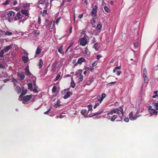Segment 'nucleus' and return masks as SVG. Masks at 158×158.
I'll list each match as a JSON object with an SVG mask.
<instances>
[{"label": "nucleus", "instance_id": "obj_1", "mask_svg": "<svg viewBox=\"0 0 158 158\" xmlns=\"http://www.w3.org/2000/svg\"><path fill=\"white\" fill-rule=\"evenodd\" d=\"M119 110L118 109L115 108L112 110L110 112H108L106 114H105L106 118L108 120H110L112 122H114L115 119L118 117V116L116 115H113V114L117 113L119 114Z\"/></svg>", "mask_w": 158, "mask_h": 158}, {"label": "nucleus", "instance_id": "obj_2", "mask_svg": "<svg viewBox=\"0 0 158 158\" xmlns=\"http://www.w3.org/2000/svg\"><path fill=\"white\" fill-rule=\"evenodd\" d=\"M82 72V70L81 69L78 70L76 72V75L79 78V81H81L83 80V76Z\"/></svg>", "mask_w": 158, "mask_h": 158}, {"label": "nucleus", "instance_id": "obj_3", "mask_svg": "<svg viewBox=\"0 0 158 158\" xmlns=\"http://www.w3.org/2000/svg\"><path fill=\"white\" fill-rule=\"evenodd\" d=\"M80 41V45L82 46H85L87 43V39L85 37H83L79 39Z\"/></svg>", "mask_w": 158, "mask_h": 158}, {"label": "nucleus", "instance_id": "obj_4", "mask_svg": "<svg viewBox=\"0 0 158 158\" xmlns=\"http://www.w3.org/2000/svg\"><path fill=\"white\" fill-rule=\"evenodd\" d=\"M106 97V94L103 93L102 94L101 96L100 95H98L97 96V98L98 100V101L99 102V103H101L103 99Z\"/></svg>", "mask_w": 158, "mask_h": 158}, {"label": "nucleus", "instance_id": "obj_5", "mask_svg": "<svg viewBox=\"0 0 158 158\" xmlns=\"http://www.w3.org/2000/svg\"><path fill=\"white\" fill-rule=\"evenodd\" d=\"M147 73V71L146 68H144L143 70V77L144 78V82L145 83H147L148 82V78L146 76V74Z\"/></svg>", "mask_w": 158, "mask_h": 158}, {"label": "nucleus", "instance_id": "obj_6", "mask_svg": "<svg viewBox=\"0 0 158 158\" xmlns=\"http://www.w3.org/2000/svg\"><path fill=\"white\" fill-rule=\"evenodd\" d=\"M32 97V95H31L24 96L22 97V100L24 102H27L29 101L31 98Z\"/></svg>", "mask_w": 158, "mask_h": 158}, {"label": "nucleus", "instance_id": "obj_7", "mask_svg": "<svg viewBox=\"0 0 158 158\" xmlns=\"http://www.w3.org/2000/svg\"><path fill=\"white\" fill-rule=\"evenodd\" d=\"M98 6L97 5H95L92 8V12L90 13V14L92 16H94V15H97V12Z\"/></svg>", "mask_w": 158, "mask_h": 158}, {"label": "nucleus", "instance_id": "obj_8", "mask_svg": "<svg viewBox=\"0 0 158 158\" xmlns=\"http://www.w3.org/2000/svg\"><path fill=\"white\" fill-rule=\"evenodd\" d=\"M23 17V16L19 12L17 13L13 19L14 21L19 20Z\"/></svg>", "mask_w": 158, "mask_h": 158}, {"label": "nucleus", "instance_id": "obj_9", "mask_svg": "<svg viewBox=\"0 0 158 158\" xmlns=\"http://www.w3.org/2000/svg\"><path fill=\"white\" fill-rule=\"evenodd\" d=\"M17 75V76L19 78L20 80L21 81L23 80L25 77L23 72L21 73L19 72L18 73Z\"/></svg>", "mask_w": 158, "mask_h": 158}, {"label": "nucleus", "instance_id": "obj_10", "mask_svg": "<svg viewBox=\"0 0 158 158\" xmlns=\"http://www.w3.org/2000/svg\"><path fill=\"white\" fill-rule=\"evenodd\" d=\"M25 74L27 76H31L32 75L31 73L29 71V67L27 65L25 69Z\"/></svg>", "mask_w": 158, "mask_h": 158}, {"label": "nucleus", "instance_id": "obj_11", "mask_svg": "<svg viewBox=\"0 0 158 158\" xmlns=\"http://www.w3.org/2000/svg\"><path fill=\"white\" fill-rule=\"evenodd\" d=\"M12 44L6 46L4 49H2L4 53L6 52L12 48Z\"/></svg>", "mask_w": 158, "mask_h": 158}, {"label": "nucleus", "instance_id": "obj_12", "mask_svg": "<svg viewBox=\"0 0 158 158\" xmlns=\"http://www.w3.org/2000/svg\"><path fill=\"white\" fill-rule=\"evenodd\" d=\"M129 118L131 120H136L137 117L133 116V113L131 111L129 114Z\"/></svg>", "mask_w": 158, "mask_h": 158}, {"label": "nucleus", "instance_id": "obj_13", "mask_svg": "<svg viewBox=\"0 0 158 158\" xmlns=\"http://www.w3.org/2000/svg\"><path fill=\"white\" fill-rule=\"evenodd\" d=\"M85 58L83 57H81L78 59L77 63L81 64L82 63L85 62Z\"/></svg>", "mask_w": 158, "mask_h": 158}, {"label": "nucleus", "instance_id": "obj_14", "mask_svg": "<svg viewBox=\"0 0 158 158\" xmlns=\"http://www.w3.org/2000/svg\"><path fill=\"white\" fill-rule=\"evenodd\" d=\"M93 16V18L90 20V23L92 25L94 23H96V21L95 19L97 18V15H95Z\"/></svg>", "mask_w": 158, "mask_h": 158}, {"label": "nucleus", "instance_id": "obj_15", "mask_svg": "<svg viewBox=\"0 0 158 158\" xmlns=\"http://www.w3.org/2000/svg\"><path fill=\"white\" fill-rule=\"evenodd\" d=\"M7 15L8 16V18H12V17L15 15V13L12 11H10L8 12Z\"/></svg>", "mask_w": 158, "mask_h": 158}, {"label": "nucleus", "instance_id": "obj_16", "mask_svg": "<svg viewBox=\"0 0 158 158\" xmlns=\"http://www.w3.org/2000/svg\"><path fill=\"white\" fill-rule=\"evenodd\" d=\"M21 12L23 15H25V16H28L29 15V14L27 10H21Z\"/></svg>", "mask_w": 158, "mask_h": 158}, {"label": "nucleus", "instance_id": "obj_17", "mask_svg": "<svg viewBox=\"0 0 158 158\" xmlns=\"http://www.w3.org/2000/svg\"><path fill=\"white\" fill-rule=\"evenodd\" d=\"M27 92V89H22V91L21 94L19 96V98H21L22 97L23 95H25Z\"/></svg>", "mask_w": 158, "mask_h": 158}, {"label": "nucleus", "instance_id": "obj_18", "mask_svg": "<svg viewBox=\"0 0 158 158\" xmlns=\"http://www.w3.org/2000/svg\"><path fill=\"white\" fill-rule=\"evenodd\" d=\"M87 110H86L85 109H82L81 111V113L82 115H83L85 117L87 118L88 117V115H85V114L86 113Z\"/></svg>", "mask_w": 158, "mask_h": 158}, {"label": "nucleus", "instance_id": "obj_19", "mask_svg": "<svg viewBox=\"0 0 158 158\" xmlns=\"http://www.w3.org/2000/svg\"><path fill=\"white\" fill-rule=\"evenodd\" d=\"M70 94H71V95L72 94V92H68L66 94H65L64 96L63 97V98L64 99H66L68 98H69L70 96Z\"/></svg>", "mask_w": 158, "mask_h": 158}, {"label": "nucleus", "instance_id": "obj_20", "mask_svg": "<svg viewBox=\"0 0 158 158\" xmlns=\"http://www.w3.org/2000/svg\"><path fill=\"white\" fill-rule=\"evenodd\" d=\"M85 53L87 55L89 56L90 54V52L89 51L87 48H85Z\"/></svg>", "mask_w": 158, "mask_h": 158}, {"label": "nucleus", "instance_id": "obj_21", "mask_svg": "<svg viewBox=\"0 0 158 158\" xmlns=\"http://www.w3.org/2000/svg\"><path fill=\"white\" fill-rule=\"evenodd\" d=\"M43 64V62L42 59H40L39 60V68L40 69L42 68Z\"/></svg>", "mask_w": 158, "mask_h": 158}, {"label": "nucleus", "instance_id": "obj_22", "mask_svg": "<svg viewBox=\"0 0 158 158\" xmlns=\"http://www.w3.org/2000/svg\"><path fill=\"white\" fill-rule=\"evenodd\" d=\"M57 64V62L56 61L54 62L52 64V70H55L56 69V67Z\"/></svg>", "mask_w": 158, "mask_h": 158}, {"label": "nucleus", "instance_id": "obj_23", "mask_svg": "<svg viewBox=\"0 0 158 158\" xmlns=\"http://www.w3.org/2000/svg\"><path fill=\"white\" fill-rule=\"evenodd\" d=\"M123 106H122L120 107V110L118 109L119 111H120V112H121V114L122 115V116L121 117V119H122V117H123V114H124V112H123Z\"/></svg>", "mask_w": 158, "mask_h": 158}, {"label": "nucleus", "instance_id": "obj_24", "mask_svg": "<svg viewBox=\"0 0 158 158\" xmlns=\"http://www.w3.org/2000/svg\"><path fill=\"white\" fill-rule=\"evenodd\" d=\"M72 81L71 83V86L73 88H74L75 87L76 84L74 83V81L73 80V78L72 77Z\"/></svg>", "mask_w": 158, "mask_h": 158}, {"label": "nucleus", "instance_id": "obj_25", "mask_svg": "<svg viewBox=\"0 0 158 158\" xmlns=\"http://www.w3.org/2000/svg\"><path fill=\"white\" fill-rule=\"evenodd\" d=\"M41 50L40 48H37L35 51V54L36 55L39 54L41 52Z\"/></svg>", "mask_w": 158, "mask_h": 158}, {"label": "nucleus", "instance_id": "obj_26", "mask_svg": "<svg viewBox=\"0 0 158 158\" xmlns=\"http://www.w3.org/2000/svg\"><path fill=\"white\" fill-rule=\"evenodd\" d=\"M22 60L23 61L24 63H27L28 60V58L25 56H23L22 58Z\"/></svg>", "mask_w": 158, "mask_h": 158}, {"label": "nucleus", "instance_id": "obj_27", "mask_svg": "<svg viewBox=\"0 0 158 158\" xmlns=\"http://www.w3.org/2000/svg\"><path fill=\"white\" fill-rule=\"evenodd\" d=\"M28 89H30L31 91H32V84L31 83H28L27 85Z\"/></svg>", "mask_w": 158, "mask_h": 158}, {"label": "nucleus", "instance_id": "obj_28", "mask_svg": "<svg viewBox=\"0 0 158 158\" xmlns=\"http://www.w3.org/2000/svg\"><path fill=\"white\" fill-rule=\"evenodd\" d=\"M50 24V22L48 19H46L45 20V26L47 27L48 28V27Z\"/></svg>", "mask_w": 158, "mask_h": 158}, {"label": "nucleus", "instance_id": "obj_29", "mask_svg": "<svg viewBox=\"0 0 158 158\" xmlns=\"http://www.w3.org/2000/svg\"><path fill=\"white\" fill-rule=\"evenodd\" d=\"M63 46H61L58 49V52L60 53L64 54V53L62 52L63 50Z\"/></svg>", "mask_w": 158, "mask_h": 158}, {"label": "nucleus", "instance_id": "obj_30", "mask_svg": "<svg viewBox=\"0 0 158 158\" xmlns=\"http://www.w3.org/2000/svg\"><path fill=\"white\" fill-rule=\"evenodd\" d=\"M102 111H101V112H98L96 113H94L93 115H90V114H89V115H88V117L89 118L91 117H92L93 116H96V115H98V114H100L101 113H102Z\"/></svg>", "mask_w": 158, "mask_h": 158}, {"label": "nucleus", "instance_id": "obj_31", "mask_svg": "<svg viewBox=\"0 0 158 158\" xmlns=\"http://www.w3.org/2000/svg\"><path fill=\"white\" fill-rule=\"evenodd\" d=\"M17 93L18 94H19L21 92V89L19 86H17L16 88Z\"/></svg>", "mask_w": 158, "mask_h": 158}, {"label": "nucleus", "instance_id": "obj_32", "mask_svg": "<svg viewBox=\"0 0 158 158\" xmlns=\"http://www.w3.org/2000/svg\"><path fill=\"white\" fill-rule=\"evenodd\" d=\"M60 102L59 100H58L57 102L54 105V106L55 108H57L59 106H60Z\"/></svg>", "mask_w": 158, "mask_h": 158}, {"label": "nucleus", "instance_id": "obj_33", "mask_svg": "<svg viewBox=\"0 0 158 158\" xmlns=\"http://www.w3.org/2000/svg\"><path fill=\"white\" fill-rule=\"evenodd\" d=\"M154 107L156 110H158V103H154L153 104Z\"/></svg>", "mask_w": 158, "mask_h": 158}, {"label": "nucleus", "instance_id": "obj_34", "mask_svg": "<svg viewBox=\"0 0 158 158\" xmlns=\"http://www.w3.org/2000/svg\"><path fill=\"white\" fill-rule=\"evenodd\" d=\"M104 9L105 11L107 13H109L110 12V10L109 8L106 6H105L104 7Z\"/></svg>", "mask_w": 158, "mask_h": 158}, {"label": "nucleus", "instance_id": "obj_35", "mask_svg": "<svg viewBox=\"0 0 158 158\" xmlns=\"http://www.w3.org/2000/svg\"><path fill=\"white\" fill-rule=\"evenodd\" d=\"M98 43H96L94 44L93 46L94 48L97 51L98 49Z\"/></svg>", "mask_w": 158, "mask_h": 158}, {"label": "nucleus", "instance_id": "obj_36", "mask_svg": "<svg viewBox=\"0 0 158 158\" xmlns=\"http://www.w3.org/2000/svg\"><path fill=\"white\" fill-rule=\"evenodd\" d=\"M45 3V7H44V9L46 8L49 5V2L48 0H44Z\"/></svg>", "mask_w": 158, "mask_h": 158}, {"label": "nucleus", "instance_id": "obj_37", "mask_svg": "<svg viewBox=\"0 0 158 158\" xmlns=\"http://www.w3.org/2000/svg\"><path fill=\"white\" fill-rule=\"evenodd\" d=\"M152 111H153L152 114L151 112L150 113L151 115H152L153 114L155 115L157 114L158 113V111H156V110L154 109V110H152Z\"/></svg>", "mask_w": 158, "mask_h": 158}, {"label": "nucleus", "instance_id": "obj_38", "mask_svg": "<svg viewBox=\"0 0 158 158\" xmlns=\"http://www.w3.org/2000/svg\"><path fill=\"white\" fill-rule=\"evenodd\" d=\"M94 81L93 80H90L86 82V84L88 85H90Z\"/></svg>", "mask_w": 158, "mask_h": 158}, {"label": "nucleus", "instance_id": "obj_39", "mask_svg": "<svg viewBox=\"0 0 158 158\" xmlns=\"http://www.w3.org/2000/svg\"><path fill=\"white\" fill-rule=\"evenodd\" d=\"M30 6L29 4L27 3H23V7L25 8L29 7Z\"/></svg>", "mask_w": 158, "mask_h": 158}, {"label": "nucleus", "instance_id": "obj_40", "mask_svg": "<svg viewBox=\"0 0 158 158\" xmlns=\"http://www.w3.org/2000/svg\"><path fill=\"white\" fill-rule=\"evenodd\" d=\"M92 106L91 105H88V113L89 111H91L92 110Z\"/></svg>", "mask_w": 158, "mask_h": 158}, {"label": "nucleus", "instance_id": "obj_41", "mask_svg": "<svg viewBox=\"0 0 158 158\" xmlns=\"http://www.w3.org/2000/svg\"><path fill=\"white\" fill-rule=\"evenodd\" d=\"M102 27V25L101 24H98L96 28L98 30H100Z\"/></svg>", "mask_w": 158, "mask_h": 158}, {"label": "nucleus", "instance_id": "obj_42", "mask_svg": "<svg viewBox=\"0 0 158 158\" xmlns=\"http://www.w3.org/2000/svg\"><path fill=\"white\" fill-rule=\"evenodd\" d=\"M4 52H3L2 50H1L0 52V57H2L3 56V54Z\"/></svg>", "mask_w": 158, "mask_h": 158}, {"label": "nucleus", "instance_id": "obj_43", "mask_svg": "<svg viewBox=\"0 0 158 158\" xmlns=\"http://www.w3.org/2000/svg\"><path fill=\"white\" fill-rule=\"evenodd\" d=\"M56 87L55 86H54L52 89V92H56Z\"/></svg>", "mask_w": 158, "mask_h": 158}, {"label": "nucleus", "instance_id": "obj_44", "mask_svg": "<svg viewBox=\"0 0 158 158\" xmlns=\"http://www.w3.org/2000/svg\"><path fill=\"white\" fill-rule=\"evenodd\" d=\"M100 103H99V102L95 103L94 106V109H95L97 107V106H98L99 105V104Z\"/></svg>", "mask_w": 158, "mask_h": 158}, {"label": "nucleus", "instance_id": "obj_45", "mask_svg": "<svg viewBox=\"0 0 158 158\" xmlns=\"http://www.w3.org/2000/svg\"><path fill=\"white\" fill-rule=\"evenodd\" d=\"M147 107L148 108V110L152 111L154 110V109L152 108V106H148Z\"/></svg>", "mask_w": 158, "mask_h": 158}, {"label": "nucleus", "instance_id": "obj_46", "mask_svg": "<svg viewBox=\"0 0 158 158\" xmlns=\"http://www.w3.org/2000/svg\"><path fill=\"white\" fill-rule=\"evenodd\" d=\"M6 34L7 35H10L12 34V33L10 32L7 31L6 32Z\"/></svg>", "mask_w": 158, "mask_h": 158}, {"label": "nucleus", "instance_id": "obj_47", "mask_svg": "<svg viewBox=\"0 0 158 158\" xmlns=\"http://www.w3.org/2000/svg\"><path fill=\"white\" fill-rule=\"evenodd\" d=\"M60 77V75L59 74H58L56 77L55 81L58 80L59 79Z\"/></svg>", "mask_w": 158, "mask_h": 158}, {"label": "nucleus", "instance_id": "obj_48", "mask_svg": "<svg viewBox=\"0 0 158 158\" xmlns=\"http://www.w3.org/2000/svg\"><path fill=\"white\" fill-rule=\"evenodd\" d=\"M45 1H44H44L42 0H40L39 1V3L40 4H43L44 3H45Z\"/></svg>", "mask_w": 158, "mask_h": 158}, {"label": "nucleus", "instance_id": "obj_49", "mask_svg": "<svg viewBox=\"0 0 158 158\" xmlns=\"http://www.w3.org/2000/svg\"><path fill=\"white\" fill-rule=\"evenodd\" d=\"M74 43L73 42H72L70 44L68 47V49H69L74 44Z\"/></svg>", "mask_w": 158, "mask_h": 158}, {"label": "nucleus", "instance_id": "obj_50", "mask_svg": "<svg viewBox=\"0 0 158 158\" xmlns=\"http://www.w3.org/2000/svg\"><path fill=\"white\" fill-rule=\"evenodd\" d=\"M101 57H102V56L101 55H98L97 56L96 58L98 60H99L100 59V58H101Z\"/></svg>", "mask_w": 158, "mask_h": 158}, {"label": "nucleus", "instance_id": "obj_51", "mask_svg": "<svg viewBox=\"0 0 158 158\" xmlns=\"http://www.w3.org/2000/svg\"><path fill=\"white\" fill-rule=\"evenodd\" d=\"M60 18H58L56 20V23L57 24L59 23V22H60Z\"/></svg>", "mask_w": 158, "mask_h": 158}, {"label": "nucleus", "instance_id": "obj_52", "mask_svg": "<svg viewBox=\"0 0 158 158\" xmlns=\"http://www.w3.org/2000/svg\"><path fill=\"white\" fill-rule=\"evenodd\" d=\"M41 19L40 17H39L38 19V22L39 23V24H41Z\"/></svg>", "mask_w": 158, "mask_h": 158}, {"label": "nucleus", "instance_id": "obj_53", "mask_svg": "<svg viewBox=\"0 0 158 158\" xmlns=\"http://www.w3.org/2000/svg\"><path fill=\"white\" fill-rule=\"evenodd\" d=\"M9 1L8 0H7L5 2L3 3V5H6L8 4H9Z\"/></svg>", "mask_w": 158, "mask_h": 158}, {"label": "nucleus", "instance_id": "obj_54", "mask_svg": "<svg viewBox=\"0 0 158 158\" xmlns=\"http://www.w3.org/2000/svg\"><path fill=\"white\" fill-rule=\"evenodd\" d=\"M124 120L126 122H128L129 120L128 118H125L124 119Z\"/></svg>", "mask_w": 158, "mask_h": 158}, {"label": "nucleus", "instance_id": "obj_55", "mask_svg": "<svg viewBox=\"0 0 158 158\" xmlns=\"http://www.w3.org/2000/svg\"><path fill=\"white\" fill-rule=\"evenodd\" d=\"M12 81L13 82H15V83H17L18 81V80L16 79H15L14 78H13V79L12 80Z\"/></svg>", "mask_w": 158, "mask_h": 158}, {"label": "nucleus", "instance_id": "obj_56", "mask_svg": "<svg viewBox=\"0 0 158 158\" xmlns=\"http://www.w3.org/2000/svg\"><path fill=\"white\" fill-rule=\"evenodd\" d=\"M50 110H51V109L49 108L47 111H46L44 113V114H48V112H49Z\"/></svg>", "mask_w": 158, "mask_h": 158}, {"label": "nucleus", "instance_id": "obj_57", "mask_svg": "<svg viewBox=\"0 0 158 158\" xmlns=\"http://www.w3.org/2000/svg\"><path fill=\"white\" fill-rule=\"evenodd\" d=\"M33 91L35 93H38V90H37V89L35 88H34V89L33 90Z\"/></svg>", "mask_w": 158, "mask_h": 158}, {"label": "nucleus", "instance_id": "obj_58", "mask_svg": "<svg viewBox=\"0 0 158 158\" xmlns=\"http://www.w3.org/2000/svg\"><path fill=\"white\" fill-rule=\"evenodd\" d=\"M83 14H81L79 15L78 16V18L79 19H81L83 17Z\"/></svg>", "mask_w": 158, "mask_h": 158}, {"label": "nucleus", "instance_id": "obj_59", "mask_svg": "<svg viewBox=\"0 0 158 158\" xmlns=\"http://www.w3.org/2000/svg\"><path fill=\"white\" fill-rule=\"evenodd\" d=\"M97 63L96 61H95L92 64V66L93 67L96 66L97 65Z\"/></svg>", "mask_w": 158, "mask_h": 158}, {"label": "nucleus", "instance_id": "obj_60", "mask_svg": "<svg viewBox=\"0 0 158 158\" xmlns=\"http://www.w3.org/2000/svg\"><path fill=\"white\" fill-rule=\"evenodd\" d=\"M47 11L46 10H43V14H45V15H47Z\"/></svg>", "mask_w": 158, "mask_h": 158}, {"label": "nucleus", "instance_id": "obj_61", "mask_svg": "<svg viewBox=\"0 0 158 158\" xmlns=\"http://www.w3.org/2000/svg\"><path fill=\"white\" fill-rule=\"evenodd\" d=\"M121 72L120 71H117V73H116L118 76H119L121 73Z\"/></svg>", "mask_w": 158, "mask_h": 158}, {"label": "nucleus", "instance_id": "obj_62", "mask_svg": "<svg viewBox=\"0 0 158 158\" xmlns=\"http://www.w3.org/2000/svg\"><path fill=\"white\" fill-rule=\"evenodd\" d=\"M52 23H51V24L50 25L49 27L50 28V30L51 29H52V28L53 27V25H52V26L51 24Z\"/></svg>", "mask_w": 158, "mask_h": 158}, {"label": "nucleus", "instance_id": "obj_63", "mask_svg": "<svg viewBox=\"0 0 158 158\" xmlns=\"http://www.w3.org/2000/svg\"><path fill=\"white\" fill-rule=\"evenodd\" d=\"M13 19L12 18H8V21L9 22L11 23V20Z\"/></svg>", "mask_w": 158, "mask_h": 158}, {"label": "nucleus", "instance_id": "obj_64", "mask_svg": "<svg viewBox=\"0 0 158 158\" xmlns=\"http://www.w3.org/2000/svg\"><path fill=\"white\" fill-rule=\"evenodd\" d=\"M17 4V2L16 1H15L13 2V4L14 6L16 5Z\"/></svg>", "mask_w": 158, "mask_h": 158}]
</instances>
